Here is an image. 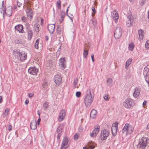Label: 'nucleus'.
<instances>
[{"mask_svg": "<svg viewBox=\"0 0 149 149\" xmlns=\"http://www.w3.org/2000/svg\"><path fill=\"white\" fill-rule=\"evenodd\" d=\"M13 53L15 55H17V58H19L22 61L25 60L26 58L27 55L25 53H22L14 50Z\"/></svg>", "mask_w": 149, "mask_h": 149, "instance_id": "39448f33", "label": "nucleus"}, {"mask_svg": "<svg viewBox=\"0 0 149 149\" xmlns=\"http://www.w3.org/2000/svg\"><path fill=\"white\" fill-rule=\"evenodd\" d=\"M48 31L50 33H52L54 30L55 25L54 24L49 25L47 27Z\"/></svg>", "mask_w": 149, "mask_h": 149, "instance_id": "a211bd4d", "label": "nucleus"}, {"mask_svg": "<svg viewBox=\"0 0 149 149\" xmlns=\"http://www.w3.org/2000/svg\"><path fill=\"white\" fill-rule=\"evenodd\" d=\"M97 23L96 19L93 17L91 18L89 22V25L90 26L95 27Z\"/></svg>", "mask_w": 149, "mask_h": 149, "instance_id": "f8f14e48", "label": "nucleus"}, {"mask_svg": "<svg viewBox=\"0 0 149 149\" xmlns=\"http://www.w3.org/2000/svg\"><path fill=\"white\" fill-rule=\"evenodd\" d=\"M145 47L146 48H149V40H148L145 44Z\"/></svg>", "mask_w": 149, "mask_h": 149, "instance_id": "c03bdc74", "label": "nucleus"}, {"mask_svg": "<svg viewBox=\"0 0 149 149\" xmlns=\"http://www.w3.org/2000/svg\"><path fill=\"white\" fill-rule=\"evenodd\" d=\"M122 33V30L119 27H117L114 32V36L116 38L118 39L120 38Z\"/></svg>", "mask_w": 149, "mask_h": 149, "instance_id": "423d86ee", "label": "nucleus"}, {"mask_svg": "<svg viewBox=\"0 0 149 149\" xmlns=\"http://www.w3.org/2000/svg\"><path fill=\"white\" fill-rule=\"evenodd\" d=\"M90 136L91 137H95L96 136V135H95L92 132V133H90Z\"/></svg>", "mask_w": 149, "mask_h": 149, "instance_id": "09e8293b", "label": "nucleus"}, {"mask_svg": "<svg viewBox=\"0 0 149 149\" xmlns=\"http://www.w3.org/2000/svg\"><path fill=\"white\" fill-rule=\"evenodd\" d=\"M118 128L115 127L113 126H112L111 131L113 135L114 136L116 134Z\"/></svg>", "mask_w": 149, "mask_h": 149, "instance_id": "b1692460", "label": "nucleus"}, {"mask_svg": "<svg viewBox=\"0 0 149 149\" xmlns=\"http://www.w3.org/2000/svg\"><path fill=\"white\" fill-rule=\"evenodd\" d=\"M97 113L96 110L95 109L92 110L90 113V117L93 118H94L96 116Z\"/></svg>", "mask_w": 149, "mask_h": 149, "instance_id": "4be33fe9", "label": "nucleus"}, {"mask_svg": "<svg viewBox=\"0 0 149 149\" xmlns=\"http://www.w3.org/2000/svg\"><path fill=\"white\" fill-rule=\"evenodd\" d=\"M42 87L44 88H46V86H47V82L46 81V80L45 79H44L43 81L42 82Z\"/></svg>", "mask_w": 149, "mask_h": 149, "instance_id": "e433bc0d", "label": "nucleus"}, {"mask_svg": "<svg viewBox=\"0 0 149 149\" xmlns=\"http://www.w3.org/2000/svg\"><path fill=\"white\" fill-rule=\"evenodd\" d=\"M17 4L19 7H20L22 5V4L20 2H17Z\"/></svg>", "mask_w": 149, "mask_h": 149, "instance_id": "5fc2aeb1", "label": "nucleus"}, {"mask_svg": "<svg viewBox=\"0 0 149 149\" xmlns=\"http://www.w3.org/2000/svg\"><path fill=\"white\" fill-rule=\"evenodd\" d=\"M133 100L130 99H126L123 102V105L126 108H130L134 105Z\"/></svg>", "mask_w": 149, "mask_h": 149, "instance_id": "20e7f679", "label": "nucleus"}, {"mask_svg": "<svg viewBox=\"0 0 149 149\" xmlns=\"http://www.w3.org/2000/svg\"><path fill=\"white\" fill-rule=\"evenodd\" d=\"M29 102V100H26L25 102V104H27Z\"/></svg>", "mask_w": 149, "mask_h": 149, "instance_id": "69168bd1", "label": "nucleus"}, {"mask_svg": "<svg viewBox=\"0 0 149 149\" xmlns=\"http://www.w3.org/2000/svg\"><path fill=\"white\" fill-rule=\"evenodd\" d=\"M147 67L148 68V71L147 72L146 75H148L149 76V65L147 66Z\"/></svg>", "mask_w": 149, "mask_h": 149, "instance_id": "774afa93", "label": "nucleus"}, {"mask_svg": "<svg viewBox=\"0 0 149 149\" xmlns=\"http://www.w3.org/2000/svg\"><path fill=\"white\" fill-rule=\"evenodd\" d=\"M41 121V118H40V116L39 117V118L37 120V123L38 125L40 123Z\"/></svg>", "mask_w": 149, "mask_h": 149, "instance_id": "bf43d9fd", "label": "nucleus"}, {"mask_svg": "<svg viewBox=\"0 0 149 149\" xmlns=\"http://www.w3.org/2000/svg\"><path fill=\"white\" fill-rule=\"evenodd\" d=\"M100 128V127L98 125H97V127H95L93 131V132L96 135L97 134H98L99 131V130Z\"/></svg>", "mask_w": 149, "mask_h": 149, "instance_id": "393cba45", "label": "nucleus"}, {"mask_svg": "<svg viewBox=\"0 0 149 149\" xmlns=\"http://www.w3.org/2000/svg\"><path fill=\"white\" fill-rule=\"evenodd\" d=\"M138 34L139 35V39L140 40H142L144 36L143 31L141 29L139 31Z\"/></svg>", "mask_w": 149, "mask_h": 149, "instance_id": "412c9836", "label": "nucleus"}, {"mask_svg": "<svg viewBox=\"0 0 149 149\" xmlns=\"http://www.w3.org/2000/svg\"><path fill=\"white\" fill-rule=\"evenodd\" d=\"M129 125L128 123H126L125 124V126L124 127H125L126 129V130L128 129L129 128V127H130V126H129Z\"/></svg>", "mask_w": 149, "mask_h": 149, "instance_id": "8fccbe9b", "label": "nucleus"}, {"mask_svg": "<svg viewBox=\"0 0 149 149\" xmlns=\"http://www.w3.org/2000/svg\"><path fill=\"white\" fill-rule=\"evenodd\" d=\"M31 129L32 130H35L37 128V123L36 121L33 120L30 124Z\"/></svg>", "mask_w": 149, "mask_h": 149, "instance_id": "f3484780", "label": "nucleus"}, {"mask_svg": "<svg viewBox=\"0 0 149 149\" xmlns=\"http://www.w3.org/2000/svg\"><path fill=\"white\" fill-rule=\"evenodd\" d=\"M146 0H142V1L141 3V6H142L143 5L144 3H145Z\"/></svg>", "mask_w": 149, "mask_h": 149, "instance_id": "de8ad7c7", "label": "nucleus"}, {"mask_svg": "<svg viewBox=\"0 0 149 149\" xmlns=\"http://www.w3.org/2000/svg\"><path fill=\"white\" fill-rule=\"evenodd\" d=\"M39 25L38 24L36 23L34 25V30H35V31H36V32H37L39 31Z\"/></svg>", "mask_w": 149, "mask_h": 149, "instance_id": "c85d7f7f", "label": "nucleus"}, {"mask_svg": "<svg viewBox=\"0 0 149 149\" xmlns=\"http://www.w3.org/2000/svg\"><path fill=\"white\" fill-rule=\"evenodd\" d=\"M145 79L146 81L149 85V76L148 75H146L145 77Z\"/></svg>", "mask_w": 149, "mask_h": 149, "instance_id": "a19ab883", "label": "nucleus"}, {"mask_svg": "<svg viewBox=\"0 0 149 149\" xmlns=\"http://www.w3.org/2000/svg\"><path fill=\"white\" fill-rule=\"evenodd\" d=\"M22 20L24 22H25L26 21V17H23L22 18Z\"/></svg>", "mask_w": 149, "mask_h": 149, "instance_id": "338daca9", "label": "nucleus"}, {"mask_svg": "<svg viewBox=\"0 0 149 149\" xmlns=\"http://www.w3.org/2000/svg\"><path fill=\"white\" fill-rule=\"evenodd\" d=\"M132 61V59L131 58H130L126 62L125 67L126 69H127V68L131 64Z\"/></svg>", "mask_w": 149, "mask_h": 149, "instance_id": "a878e982", "label": "nucleus"}, {"mask_svg": "<svg viewBox=\"0 0 149 149\" xmlns=\"http://www.w3.org/2000/svg\"><path fill=\"white\" fill-rule=\"evenodd\" d=\"M88 54V51L87 50H84L83 54L84 58H86Z\"/></svg>", "mask_w": 149, "mask_h": 149, "instance_id": "2f4dec72", "label": "nucleus"}, {"mask_svg": "<svg viewBox=\"0 0 149 149\" xmlns=\"http://www.w3.org/2000/svg\"><path fill=\"white\" fill-rule=\"evenodd\" d=\"M28 38L29 40H31L33 36V33L32 31L29 30L28 31Z\"/></svg>", "mask_w": 149, "mask_h": 149, "instance_id": "bb28decb", "label": "nucleus"}, {"mask_svg": "<svg viewBox=\"0 0 149 149\" xmlns=\"http://www.w3.org/2000/svg\"><path fill=\"white\" fill-rule=\"evenodd\" d=\"M15 29L19 33H23V27L22 25L19 24L15 27Z\"/></svg>", "mask_w": 149, "mask_h": 149, "instance_id": "6ab92c4d", "label": "nucleus"}, {"mask_svg": "<svg viewBox=\"0 0 149 149\" xmlns=\"http://www.w3.org/2000/svg\"><path fill=\"white\" fill-rule=\"evenodd\" d=\"M65 115L66 113L65 110H61L59 114V116L58 118L59 121H61L63 120Z\"/></svg>", "mask_w": 149, "mask_h": 149, "instance_id": "4468645a", "label": "nucleus"}, {"mask_svg": "<svg viewBox=\"0 0 149 149\" xmlns=\"http://www.w3.org/2000/svg\"><path fill=\"white\" fill-rule=\"evenodd\" d=\"M123 131L124 133H125V132H126V133L127 134V131L126 130V129L125 127H123Z\"/></svg>", "mask_w": 149, "mask_h": 149, "instance_id": "052dcab7", "label": "nucleus"}, {"mask_svg": "<svg viewBox=\"0 0 149 149\" xmlns=\"http://www.w3.org/2000/svg\"><path fill=\"white\" fill-rule=\"evenodd\" d=\"M149 142V139L146 137H143L139 139L138 143L137 145V147L140 149H145Z\"/></svg>", "mask_w": 149, "mask_h": 149, "instance_id": "f03ea898", "label": "nucleus"}, {"mask_svg": "<svg viewBox=\"0 0 149 149\" xmlns=\"http://www.w3.org/2000/svg\"><path fill=\"white\" fill-rule=\"evenodd\" d=\"M113 13V15L115 14V15L113 17V20L115 21L116 23H117L118 22V14L116 12V11H114Z\"/></svg>", "mask_w": 149, "mask_h": 149, "instance_id": "aec40b11", "label": "nucleus"}, {"mask_svg": "<svg viewBox=\"0 0 149 149\" xmlns=\"http://www.w3.org/2000/svg\"><path fill=\"white\" fill-rule=\"evenodd\" d=\"M39 40H40V39L39 38V39H37L36 41V42H35V44L34 46H35V47L36 49H38V45L39 44Z\"/></svg>", "mask_w": 149, "mask_h": 149, "instance_id": "7c9ffc66", "label": "nucleus"}, {"mask_svg": "<svg viewBox=\"0 0 149 149\" xmlns=\"http://www.w3.org/2000/svg\"><path fill=\"white\" fill-rule=\"evenodd\" d=\"M12 8L11 6H9L7 7L5 11L3 10V15H4L5 13L8 17L11 16L12 14Z\"/></svg>", "mask_w": 149, "mask_h": 149, "instance_id": "0eeeda50", "label": "nucleus"}, {"mask_svg": "<svg viewBox=\"0 0 149 149\" xmlns=\"http://www.w3.org/2000/svg\"><path fill=\"white\" fill-rule=\"evenodd\" d=\"M92 10L93 13H96V11L95 10V8L94 7H92Z\"/></svg>", "mask_w": 149, "mask_h": 149, "instance_id": "e2e57ef3", "label": "nucleus"}, {"mask_svg": "<svg viewBox=\"0 0 149 149\" xmlns=\"http://www.w3.org/2000/svg\"><path fill=\"white\" fill-rule=\"evenodd\" d=\"M33 95L34 94L33 93H29V96L30 97H32Z\"/></svg>", "mask_w": 149, "mask_h": 149, "instance_id": "864d4df0", "label": "nucleus"}, {"mask_svg": "<svg viewBox=\"0 0 149 149\" xmlns=\"http://www.w3.org/2000/svg\"><path fill=\"white\" fill-rule=\"evenodd\" d=\"M79 137V136L77 134H75L74 135V139H77Z\"/></svg>", "mask_w": 149, "mask_h": 149, "instance_id": "603ef678", "label": "nucleus"}, {"mask_svg": "<svg viewBox=\"0 0 149 149\" xmlns=\"http://www.w3.org/2000/svg\"><path fill=\"white\" fill-rule=\"evenodd\" d=\"M61 134H58V136H57V139H60V137L61 136Z\"/></svg>", "mask_w": 149, "mask_h": 149, "instance_id": "0e129e2a", "label": "nucleus"}, {"mask_svg": "<svg viewBox=\"0 0 149 149\" xmlns=\"http://www.w3.org/2000/svg\"><path fill=\"white\" fill-rule=\"evenodd\" d=\"M109 133L108 131L106 130H104L102 132H101L100 136V138L102 140L106 139L109 136Z\"/></svg>", "mask_w": 149, "mask_h": 149, "instance_id": "6e6552de", "label": "nucleus"}, {"mask_svg": "<svg viewBox=\"0 0 149 149\" xmlns=\"http://www.w3.org/2000/svg\"><path fill=\"white\" fill-rule=\"evenodd\" d=\"M44 21V19L42 18H41V22H40V24L41 25H42L43 24Z\"/></svg>", "mask_w": 149, "mask_h": 149, "instance_id": "680f3d73", "label": "nucleus"}, {"mask_svg": "<svg viewBox=\"0 0 149 149\" xmlns=\"http://www.w3.org/2000/svg\"><path fill=\"white\" fill-rule=\"evenodd\" d=\"M127 134H130L132 132V128L130 126L129 128H128L127 130Z\"/></svg>", "mask_w": 149, "mask_h": 149, "instance_id": "f704fd0d", "label": "nucleus"}, {"mask_svg": "<svg viewBox=\"0 0 149 149\" xmlns=\"http://www.w3.org/2000/svg\"><path fill=\"white\" fill-rule=\"evenodd\" d=\"M104 98L105 101H108L109 99L108 97V95L107 94H105L104 96Z\"/></svg>", "mask_w": 149, "mask_h": 149, "instance_id": "37998d69", "label": "nucleus"}, {"mask_svg": "<svg viewBox=\"0 0 149 149\" xmlns=\"http://www.w3.org/2000/svg\"><path fill=\"white\" fill-rule=\"evenodd\" d=\"M48 66L51 68L53 65V63L52 61L49 60L48 61Z\"/></svg>", "mask_w": 149, "mask_h": 149, "instance_id": "79ce46f5", "label": "nucleus"}, {"mask_svg": "<svg viewBox=\"0 0 149 149\" xmlns=\"http://www.w3.org/2000/svg\"><path fill=\"white\" fill-rule=\"evenodd\" d=\"M89 148L91 149H93L95 148V146L91 143H89L88 144Z\"/></svg>", "mask_w": 149, "mask_h": 149, "instance_id": "58836bf2", "label": "nucleus"}, {"mask_svg": "<svg viewBox=\"0 0 149 149\" xmlns=\"http://www.w3.org/2000/svg\"><path fill=\"white\" fill-rule=\"evenodd\" d=\"M94 96V95L93 96L92 95L90 89L87 91V94L84 99L85 104L86 107H89L91 105L93 101Z\"/></svg>", "mask_w": 149, "mask_h": 149, "instance_id": "7ed1b4c3", "label": "nucleus"}, {"mask_svg": "<svg viewBox=\"0 0 149 149\" xmlns=\"http://www.w3.org/2000/svg\"><path fill=\"white\" fill-rule=\"evenodd\" d=\"M38 70V69L35 67H31L29 69L28 72L31 74L35 75L37 74Z\"/></svg>", "mask_w": 149, "mask_h": 149, "instance_id": "9b49d317", "label": "nucleus"}, {"mask_svg": "<svg viewBox=\"0 0 149 149\" xmlns=\"http://www.w3.org/2000/svg\"><path fill=\"white\" fill-rule=\"evenodd\" d=\"M25 6L26 9V12L27 15L29 19H31L32 18V6L33 3L30 1H27L25 3Z\"/></svg>", "mask_w": 149, "mask_h": 149, "instance_id": "f257e3e1", "label": "nucleus"}, {"mask_svg": "<svg viewBox=\"0 0 149 149\" xmlns=\"http://www.w3.org/2000/svg\"><path fill=\"white\" fill-rule=\"evenodd\" d=\"M12 128V127L11 125H9L8 126V130L9 131H10Z\"/></svg>", "mask_w": 149, "mask_h": 149, "instance_id": "6e6d98bb", "label": "nucleus"}, {"mask_svg": "<svg viewBox=\"0 0 149 149\" xmlns=\"http://www.w3.org/2000/svg\"><path fill=\"white\" fill-rule=\"evenodd\" d=\"M56 3L57 5L58 8L60 9L61 7V1L60 0H58L57 2Z\"/></svg>", "mask_w": 149, "mask_h": 149, "instance_id": "4c0bfd02", "label": "nucleus"}, {"mask_svg": "<svg viewBox=\"0 0 149 149\" xmlns=\"http://www.w3.org/2000/svg\"><path fill=\"white\" fill-rule=\"evenodd\" d=\"M77 82H78V79H77V78H76L74 80V83H73L74 86L75 88L76 87V86Z\"/></svg>", "mask_w": 149, "mask_h": 149, "instance_id": "ea45409f", "label": "nucleus"}, {"mask_svg": "<svg viewBox=\"0 0 149 149\" xmlns=\"http://www.w3.org/2000/svg\"><path fill=\"white\" fill-rule=\"evenodd\" d=\"M134 47V45L133 43H131L129 45L128 48L130 50H132Z\"/></svg>", "mask_w": 149, "mask_h": 149, "instance_id": "473e14b6", "label": "nucleus"}, {"mask_svg": "<svg viewBox=\"0 0 149 149\" xmlns=\"http://www.w3.org/2000/svg\"><path fill=\"white\" fill-rule=\"evenodd\" d=\"M83 129L81 127H80L79 128L78 131L79 132H81L82 131Z\"/></svg>", "mask_w": 149, "mask_h": 149, "instance_id": "4d7b16f0", "label": "nucleus"}, {"mask_svg": "<svg viewBox=\"0 0 149 149\" xmlns=\"http://www.w3.org/2000/svg\"><path fill=\"white\" fill-rule=\"evenodd\" d=\"M94 55L93 54L92 55H91V58L92 61H93V62H94Z\"/></svg>", "mask_w": 149, "mask_h": 149, "instance_id": "13d9d810", "label": "nucleus"}, {"mask_svg": "<svg viewBox=\"0 0 149 149\" xmlns=\"http://www.w3.org/2000/svg\"><path fill=\"white\" fill-rule=\"evenodd\" d=\"M22 40L20 38L16 39L15 41V43L17 44H19L20 43H22Z\"/></svg>", "mask_w": 149, "mask_h": 149, "instance_id": "72a5a7b5", "label": "nucleus"}, {"mask_svg": "<svg viewBox=\"0 0 149 149\" xmlns=\"http://www.w3.org/2000/svg\"><path fill=\"white\" fill-rule=\"evenodd\" d=\"M59 63L62 69H64L65 67L66 61L64 58H61Z\"/></svg>", "mask_w": 149, "mask_h": 149, "instance_id": "ddd939ff", "label": "nucleus"}, {"mask_svg": "<svg viewBox=\"0 0 149 149\" xmlns=\"http://www.w3.org/2000/svg\"><path fill=\"white\" fill-rule=\"evenodd\" d=\"M140 91L141 88H140L139 87H136L133 93L134 97L136 98L140 94Z\"/></svg>", "mask_w": 149, "mask_h": 149, "instance_id": "2eb2a0df", "label": "nucleus"}, {"mask_svg": "<svg viewBox=\"0 0 149 149\" xmlns=\"http://www.w3.org/2000/svg\"><path fill=\"white\" fill-rule=\"evenodd\" d=\"M76 96L78 97H79L81 95V93L80 92L78 91L76 93Z\"/></svg>", "mask_w": 149, "mask_h": 149, "instance_id": "a18cd8bd", "label": "nucleus"}, {"mask_svg": "<svg viewBox=\"0 0 149 149\" xmlns=\"http://www.w3.org/2000/svg\"><path fill=\"white\" fill-rule=\"evenodd\" d=\"M9 111V110L8 108H6V109L5 111L3 113V114L4 115V117H6L8 115Z\"/></svg>", "mask_w": 149, "mask_h": 149, "instance_id": "c9c22d12", "label": "nucleus"}, {"mask_svg": "<svg viewBox=\"0 0 149 149\" xmlns=\"http://www.w3.org/2000/svg\"><path fill=\"white\" fill-rule=\"evenodd\" d=\"M68 143V138L66 137H64L63 139V142L61 146V149H66L67 147Z\"/></svg>", "mask_w": 149, "mask_h": 149, "instance_id": "1a4fd4ad", "label": "nucleus"}, {"mask_svg": "<svg viewBox=\"0 0 149 149\" xmlns=\"http://www.w3.org/2000/svg\"><path fill=\"white\" fill-rule=\"evenodd\" d=\"M118 124L117 122L115 123L112 125V126H113L115 127H116V128H118Z\"/></svg>", "mask_w": 149, "mask_h": 149, "instance_id": "49530a36", "label": "nucleus"}, {"mask_svg": "<svg viewBox=\"0 0 149 149\" xmlns=\"http://www.w3.org/2000/svg\"><path fill=\"white\" fill-rule=\"evenodd\" d=\"M44 109L45 110H46L47 108V104L46 102L44 103L43 104Z\"/></svg>", "mask_w": 149, "mask_h": 149, "instance_id": "3c124183", "label": "nucleus"}, {"mask_svg": "<svg viewBox=\"0 0 149 149\" xmlns=\"http://www.w3.org/2000/svg\"><path fill=\"white\" fill-rule=\"evenodd\" d=\"M54 79L55 84L58 85L61 84L62 81L61 77L58 74H57L54 77Z\"/></svg>", "mask_w": 149, "mask_h": 149, "instance_id": "9d476101", "label": "nucleus"}, {"mask_svg": "<svg viewBox=\"0 0 149 149\" xmlns=\"http://www.w3.org/2000/svg\"><path fill=\"white\" fill-rule=\"evenodd\" d=\"M65 13L64 11H62L61 13V18L60 19V22H61L63 20L65 16Z\"/></svg>", "mask_w": 149, "mask_h": 149, "instance_id": "cd10ccee", "label": "nucleus"}, {"mask_svg": "<svg viewBox=\"0 0 149 149\" xmlns=\"http://www.w3.org/2000/svg\"><path fill=\"white\" fill-rule=\"evenodd\" d=\"M107 86L111 87L113 84V80L111 78H109L107 81Z\"/></svg>", "mask_w": 149, "mask_h": 149, "instance_id": "5701e85b", "label": "nucleus"}, {"mask_svg": "<svg viewBox=\"0 0 149 149\" xmlns=\"http://www.w3.org/2000/svg\"><path fill=\"white\" fill-rule=\"evenodd\" d=\"M62 129L63 127H61V126L58 127L57 129V132L58 133V134H61Z\"/></svg>", "mask_w": 149, "mask_h": 149, "instance_id": "c756f323", "label": "nucleus"}, {"mask_svg": "<svg viewBox=\"0 0 149 149\" xmlns=\"http://www.w3.org/2000/svg\"><path fill=\"white\" fill-rule=\"evenodd\" d=\"M132 18L133 17L131 15H129L127 17L128 20L127 23V26L128 27H130L132 26V22L133 21Z\"/></svg>", "mask_w": 149, "mask_h": 149, "instance_id": "dca6fc26", "label": "nucleus"}]
</instances>
